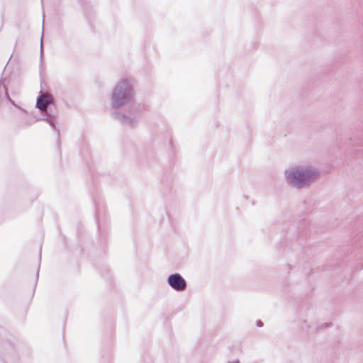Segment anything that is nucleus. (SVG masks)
<instances>
[{"label":"nucleus","instance_id":"2","mask_svg":"<svg viewBox=\"0 0 363 363\" xmlns=\"http://www.w3.org/2000/svg\"><path fill=\"white\" fill-rule=\"evenodd\" d=\"M135 89L133 80L122 79L116 84L111 96V106L118 109L130 103L135 98Z\"/></svg>","mask_w":363,"mask_h":363},{"label":"nucleus","instance_id":"3","mask_svg":"<svg viewBox=\"0 0 363 363\" xmlns=\"http://www.w3.org/2000/svg\"><path fill=\"white\" fill-rule=\"evenodd\" d=\"M141 116L142 109L140 104L130 107L126 113L118 110H114L111 113L113 119L131 129H135L138 125Z\"/></svg>","mask_w":363,"mask_h":363},{"label":"nucleus","instance_id":"7","mask_svg":"<svg viewBox=\"0 0 363 363\" xmlns=\"http://www.w3.org/2000/svg\"><path fill=\"white\" fill-rule=\"evenodd\" d=\"M43 33H42L41 40H40V69H41L43 66Z\"/></svg>","mask_w":363,"mask_h":363},{"label":"nucleus","instance_id":"6","mask_svg":"<svg viewBox=\"0 0 363 363\" xmlns=\"http://www.w3.org/2000/svg\"><path fill=\"white\" fill-rule=\"evenodd\" d=\"M4 89H5V94H6V98H7L8 101L10 102V104H12L13 106H14L15 107L18 108V109H20L21 111H23V112H26V111H25L23 108H22L21 107H20L19 106H18L17 104H16L15 101H14L13 99H11L10 98V96H9V95L8 92H7V90H6V87H4Z\"/></svg>","mask_w":363,"mask_h":363},{"label":"nucleus","instance_id":"9","mask_svg":"<svg viewBox=\"0 0 363 363\" xmlns=\"http://www.w3.org/2000/svg\"><path fill=\"white\" fill-rule=\"evenodd\" d=\"M36 285H37V280L35 281V286H34V289H33V296L34 295V291H35V287H36Z\"/></svg>","mask_w":363,"mask_h":363},{"label":"nucleus","instance_id":"1","mask_svg":"<svg viewBox=\"0 0 363 363\" xmlns=\"http://www.w3.org/2000/svg\"><path fill=\"white\" fill-rule=\"evenodd\" d=\"M37 98L36 107L40 111L43 118L42 121H46L55 131L57 138H60V130L57 128V118L58 112L55 104V99L52 94L40 92Z\"/></svg>","mask_w":363,"mask_h":363},{"label":"nucleus","instance_id":"8","mask_svg":"<svg viewBox=\"0 0 363 363\" xmlns=\"http://www.w3.org/2000/svg\"><path fill=\"white\" fill-rule=\"evenodd\" d=\"M228 363H240V362L238 360H235V361H229V362H228Z\"/></svg>","mask_w":363,"mask_h":363},{"label":"nucleus","instance_id":"10","mask_svg":"<svg viewBox=\"0 0 363 363\" xmlns=\"http://www.w3.org/2000/svg\"><path fill=\"white\" fill-rule=\"evenodd\" d=\"M38 273H39V272L38 271V272H37V275H36V279H38V276H39V274H38Z\"/></svg>","mask_w":363,"mask_h":363},{"label":"nucleus","instance_id":"5","mask_svg":"<svg viewBox=\"0 0 363 363\" xmlns=\"http://www.w3.org/2000/svg\"><path fill=\"white\" fill-rule=\"evenodd\" d=\"M294 179L292 181L293 184L295 186L301 187L303 184H306L308 180L311 178V174L308 172H294L293 174Z\"/></svg>","mask_w":363,"mask_h":363},{"label":"nucleus","instance_id":"4","mask_svg":"<svg viewBox=\"0 0 363 363\" xmlns=\"http://www.w3.org/2000/svg\"><path fill=\"white\" fill-rule=\"evenodd\" d=\"M167 283L175 291H184L187 289V281L178 272L169 274L167 277Z\"/></svg>","mask_w":363,"mask_h":363}]
</instances>
